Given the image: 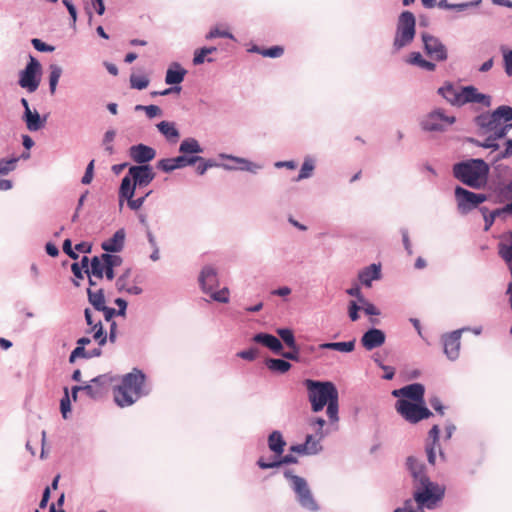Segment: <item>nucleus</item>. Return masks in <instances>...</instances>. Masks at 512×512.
Segmentation results:
<instances>
[{"mask_svg": "<svg viewBox=\"0 0 512 512\" xmlns=\"http://www.w3.org/2000/svg\"><path fill=\"white\" fill-rule=\"evenodd\" d=\"M489 171V165L482 159H470L453 166L454 177L473 189L486 186Z\"/></svg>", "mask_w": 512, "mask_h": 512, "instance_id": "f257e3e1", "label": "nucleus"}, {"mask_svg": "<svg viewBox=\"0 0 512 512\" xmlns=\"http://www.w3.org/2000/svg\"><path fill=\"white\" fill-rule=\"evenodd\" d=\"M145 382V375L134 370L122 378V382L114 390V399L120 407L130 406L136 402L142 395V389Z\"/></svg>", "mask_w": 512, "mask_h": 512, "instance_id": "f03ea898", "label": "nucleus"}, {"mask_svg": "<svg viewBox=\"0 0 512 512\" xmlns=\"http://www.w3.org/2000/svg\"><path fill=\"white\" fill-rule=\"evenodd\" d=\"M309 401L314 412L321 411L333 398L338 397V391L332 382H320L307 379L304 382Z\"/></svg>", "mask_w": 512, "mask_h": 512, "instance_id": "7ed1b4c3", "label": "nucleus"}, {"mask_svg": "<svg viewBox=\"0 0 512 512\" xmlns=\"http://www.w3.org/2000/svg\"><path fill=\"white\" fill-rule=\"evenodd\" d=\"M414 487L413 498L418 508L433 509L442 500L445 488L429 480H424Z\"/></svg>", "mask_w": 512, "mask_h": 512, "instance_id": "20e7f679", "label": "nucleus"}, {"mask_svg": "<svg viewBox=\"0 0 512 512\" xmlns=\"http://www.w3.org/2000/svg\"><path fill=\"white\" fill-rule=\"evenodd\" d=\"M415 16L410 11H404L398 18L396 34L394 38V47L399 50L410 44L415 37Z\"/></svg>", "mask_w": 512, "mask_h": 512, "instance_id": "39448f33", "label": "nucleus"}, {"mask_svg": "<svg viewBox=\"0 0 512 512\" xmlns=\"http://www.w3.org/2000/svg\"><path fill=\"white\" fill-rule=\"evenodd\" d=\"M199 282L203 292L209 294L213 300L221 303H227L229 301V290L227 288L216 290L219 286V281L214 268L209 266L204 267L201 271Z\"/></svg>", "mask_w": 512, "mask_h": 512, "instance_id": "423d86ee", "label": "nucleus"}, {"mask_svg": "<svg viewBox=\"0 0 512 512\" xmlns=\"http://www.w3.org/2000/svg\"><path fill=\"white\" fill-rule=\"evenodd\" d=\"M455 198L457 201L458 210L462 214L469 213L479 204L487 200V196L485 194H477L460 186L455 188Z\"/></svg>", "mask_w": 512, "mask_h": 512, "instance_id": "0eeeda50", "label": "nucleus"}, {"mask_svg": "<svg viewBox=\"0 0 512 512\" xmlns=\"http://www.w3.org/2000/svg\"><path fill=\"white\" fill-rule=\"evenodd\" d=\"M397 412L402 415L407 421L411 423H417L422 419L429 418L432 413L431 411L416 403H412L408 400L401 399L396 403Z\"/></svg>", "mask_w": 512, "mask_h": 512, "instance_id": "6e6552de", "label": "nucleus"}, {"mask_svg": "<svg viewBox=\"0 0 512 512\" xmlns=\"http://www.w3.org/2000/svg\"><path fill=\"white\" fill-rule=\"evenodd\" d=\"M285 476L291 478L293 490L297 494L301 506L308 510L316 511L318 505L312 496L306 480L296 475H290L289 473H285Z\"/></svg>", "mask_w": 512, "mask_h": 512, "instance_id": "1a4fd4ad", "label": "nucleus"}, {"mask_svg": "<svg viewBox=\"0 0 512 512\" xmlns=\"http://www.w3.org/2000/svg\"><path fill=\"white\" fill-rule=\"evenodd\" d=\"M40 72V63L33 56H30L27 66L20 73L19 85L31 93L35 92L40 83L38 77Z\"/></svg>", "mask_w": 512, "mask_h": 512, "instance_id": "9d476101", "label": "nucleus"}, {"mask_svg": "<svg viewBox=\"0 0 512 512\" xmlns=\"http://www.w3.org/2000/svg\"><path fill=\"white\" fill-rule=\"evenodd\" d=\"M115 381L111 374H102L93 378L89 384L83 386V391L92 399H99L106 395Z\"/></svg>", "mask_w": 512, "mask_h": 512, "instance_id": "9b49d317", "label": "nucleus"}, {"mask_svg": "<svg viewBox=\"0 0 512 512\" xmlns=\"http://www.w3.org/2000/svg\"><path fill=\"white\" fill-rule=\"evenodd\" d=\"M425 53L433 60L442 62L448 57L446 46L435 36L422 34Z\"/></svg>", "mask_w": 512, "mask_h": 512, "instance_id": "f8f14e48", "label": "nucleus"}, {"mask_svg": "<svg viewBox=\"0 0 512 512\" xmlns=\"http://www.w3.org/2000/svg\"><path fill=\"white\" fill-rule=\"evenodd\" d=\"M455 122V117L446 116L442 110L438 109L431 112L422 122V126L427 131H441Z\"/></svg>", "mask_w": 512, "mask_h": 512, "instance_id": "ddd939ff", "label": "nucleus"}, {"mask_svg": "<svg viewBox=\"0 0 512 512\" xmlns=\"http://www.w3.org/2000/svg\"><path fill=\"white\" fill-rule=\"evenodd\" d=\"M197 161H203V158L200 156H189L182 154L174 158L161 159L157 163V168L164 172H171L175 169L194 165L197 163Z\"/></svg>", "mask_w": 512, "mask_h": 512, "instance_id": "4468645a", "label": "nucleus"}, {"mask_svg": "<svg viewBox=\"0 0 512 512\" xmlns=\"http://www.w3.org/2000/svg\"><path fill=\"white\" fill-rule=\"evenodd\" d=\"M87 294L88 300L94 309L103 312L105 320L110 321L116 314V310L106 306L103 289H93V287L90 286L87 289Z\"/></svg>", "mask_w": 512, "mask_h": 512, "instance_id": "2eb2a0df", "label": "nucleus"}, {"mask_svg": "<svg viewBox=\"0 0 512 512\" xmlns=\"http://www.w3.org/2000/svg\"><path fill=\"white\" fill-rule=\"evenodd\" d=\"M128 173L139 188L146 187L155 178V173L149 165L132 166L129 168Z\"/></svg>", "mask_w": 512, "mask_h": 512, "instance_id": "dca6fc26", "label": "nucleus"}, {"mask_svg": "<svg viewBox=\"0 0 512 512\" xmlns=\"http://www.w3.org/2000/svg\"><path fill=\"white\" fill-rule=\"evenodd\" d=\"M461 333V330H455L442 337L444 353L450 360H455L459 357Z\"/></svg>", "mask_w": 512, "mask_h": 512, "instance_id": "f3484780", "label": "nucleus"}, {"mask_svg": "<svg viewBox=\"0 0 512 512\" xmlns=\"http://www.w3.org/2000/svg\"><path fill=\"white\" fill-rule=\"evenodd\" d=\"M85 320L88 326L91 327L89 332H93V338L99 344V346H103L107 341V335L103 331V326L100 319H96L90 309H85Z\"/></svg>", "mask_w": 512, "mask_h": 512, "instance_id": "a211bd4d", "label": "nucleus"}, {"mask_svg": "<svg viewBox=\"0 0 512 512\" xmlns=\"http://www.w3.org/2000/svg\"><path fill=\"white\" fill-rule=\"evenodd\" d=\"M129 154L134 162L142 164L153 160L156 156V151L147 145L138 144L130 147Z\"/></svg>", "mask_w": 512, "mask_h": 512, "instance_id": "6ab92c4d", "label": "nucleus"}, {"mask_svg": "<svg viewBox=\"0 0 512 512\" xmlns=\"http://www.w3.org/2000/svg\"><path fill=\"white\" fill-rule=\"evenodd\" d=\"M385 334L382 330L372 328L368 330L361 338V344L366 350H373L382 346L385 342Z\"/></svg>", "mask_w": 512, "mask_h": 512, "instance_id": "aec40b11", "label": "nucleus"}, {"mask_svg": "<svg viewBox=\"0 0 512 512\" xmlns=\"http://www.w3.org/2000/svg\"><path fill=\"white\" fill-rule=\"evenodd\" d=\"M406 465L413 478V486L424 482V480H429V477L425 472L424 464L418 461L415 457L409 456L406 460Z\"/></svg>", "mask_w": 512, "mask_h": 512, "instance_id": "412c9836", "label": "nucleus"}, {"mask_svg": "<svg viewBox=\"0 0 512 512\" xmlns=\"http://www.w3.org/2000/svg\"><path fill=\"white\" fill-rule=\"evenodd\" d=\"M462 101L463 105L466 103H481L484 106H490V97L479 93L474 86L462 87Z\"/></svg>", "mask_w": 512, "mask_h": 512, "instance_id": "4be33fe9", "label": "nucleus"}, {"mask_svg": "<svg viewBox=\"0 0 512 512\" xmlns=\"http://www.w3.org/2000/svg\"><path fill=\"white\" fill-rule=\"evenodd\" d=\"M424 386L420 383L407 385L399 390H394L393 395L404 396L416 402H422L424 397Z\"/></svg>", "mask_w": 512, "mask_h": 512, "instance_id": "5701e85b", "label": "nucleus"}, {"mask_svg": "<svg viewBox=\"0 0 512 512\" xmlns=\"http://www.w3.org/2000/svg\"><path fill=\"white\" fill-rule=\"evenodd\" d=\"M438 93L442 95L449 103L456 106H462V88L457 89L451 83L445 84L438 89Z\"/></svg>", "mask_w": 512, "mask_h": 512, "instance_id": "b1692460", "label": "nucleus"}, {"mask_svg": "<svg viewBox=\"0 0 512 512\" xmlns=\"http://www.w3.org/2000/svg\"><path fill=\"white\" fill-rule=\"evenodd\" d=\"M125 241V231L123 229L117 230L114 235L101 244L104 251L114 253L120 252L123 249Z\"/></svg>", "mask_w": 512, "mask_h": 512, "instance_id": "393cba45", "label": "nucleus"}, {"mask_svg": "<svg viewBox=\"0 0 512 512\" xmlns=\"http://www.w3.org/2000/svg\"><path fill=\"white\" fill-rule=\"evenodd\" d=\"M253 341L262 344L263 346L269 348L271 351L277 354L281 353V350L283 348L282 343L277 337L267 333L256 334L253 337Z\"/></svg>", "mask_w": 512, "mask_h": 512, "instance_id": "a878e982", "label": "nucleus"}, {"mask_svg": "<svg viewBox=\"0 0 512 512\" xmlns=\"http://www.w3.org/2000/svg\"><path fill=\"white\" fill-rule=\"evenodd\" d=\"M106 263L102 259L101 256H94L91 259V270L89 275V286L95 287L96 281L95 279H102L104 276V270H105Z\"/></svg>", "mask_w": 512, "mask_h": 512, "instance_id": "bb28decb", "label": "nucleus"}, {"mask_svg": "<svg viewBox=\"0 0 512 512\" xmlns=\"http://www.w3.org/2000/svg\"><path fill=\"white\" fill-rule=\"evenodd\" d=\"M187 71L182 68L178 63H174L166 72L165 82L168 85L180 84L186 75Z\"/></svg>", "mask_w": 512, "mask_h": 512, "instance_id": "cd10ccee", "label": "nucleus"}, {"mask_svg": "<svg viewBox=\"0 0 512 512\" xmlns=\"http://www.w3.org/2000/svg\"><path fill=\"white\" fill-rule=\"evenodd\" d=\"M428 438L431 441V443H427V445H426L427 458H428L429 463L434 465L435 464V459H436V456H435V446L437 445L438 438H439V427H438V425H434L430 429L429 437Z\"/></svg>", "mask_w": 512, "mask_h": 512, "instance_id": "c85d7f7f", "label": "nucleus"}, {"mask_svg": "<svg viewBox=\"0 0 512 512\" xmlns=\"http://www.w3.org/2000/svg\"><path fill=\"white\" fill-rule=\"evenodd\" d=\"M136 187L137 186L135 185L134 181L132 180L131 176H129V174L122 179L119 189L120 206H122L124 199L132 198L134 196Z\"/></svg>", "mask_w": 512, "mask_h": 512, "instance_id": "c756f323", "label": "nucleus"}, {"mask_svg": "<svg viewBox=\"0 0 512 512\" xmlns=\"http://www.w3.org/2000/svg\"><path fill=\"white\" fill-rule=\"evenodd\" d=\"M268 445L271 451H273L277 456H280L284 451L286 442L279 431H273L269 435Z\"/></svg>", "mask_w": 512, "mask_h": 512, "instance_id": "7c9ffc66", "label": "nucleus"}, {"mask_svg": "<svg viewBox=\"0 0 512 512\" xmlns=\"http://www.w3.org/2000/svg\"><path fill=\"white\" fill-rule=\"evenodd\" d=\"M157 128L166 137L168 141L173 143L177 142L180 135L174 123L168 121H161L157 125Z\"/></svg>", "mask_w": 512, "mask_h": 512, "instance_id": "2f4dec72", "label": "nucleus"}, {"mask_svg": "<svg viewBox=\"0 0 512 512\" xmlns=\"http://www.w3.org/2000/svg\"><path fill=\"white\" fill-rule=\"evenodd\" d=\"M24 119L30 131H38L44 126V121L41 120L39 113L37 111L32 112L30 108H27V111L24 112Z\"/></svg>", "mask_w": 512, "mask_h": 512, "instance_id": "473e14b6", "label": "nucleus"}, {"mask_svg": "<svg viewBox=\"0 0 512 512\" xmlns=\"http://www.w3.org/2000/svg\"><path fill=\"white\" fill-rule=\"evenodd\" d=\"M380 277L379 266L372 264L359 273V280L365 286H371V281Z\"/></svg>", "mask_w": 512, "mask_h": 512, "instance_id": "72a5a7b5", "label": "nucleus"}, {"mask_svg": "<svg viewBox=\"0 0 512 512\" xmlns=\"http://www.w3.org/2000/svg\"><path fill=\"white\" fill-rule=\"evenodd\" d=\"M478 124L485 128L487 131L490 129L497 128L498 125L502 124L501 119L498 118L495 112L482 114L477 118Z\"/></svg>", "mask_w": 512, "mask_h": 512, "instance_id": "f704fd0d", "label": "nucleus"}, {"mask_svg": "<svg viewBox=\"0 0 512 512\" xmlns=\"http://www.w3.org/2000/svg\"><path fill=\"white\" fill-rule=\"evenodd\" d=\"M297 458L291 454H287L283 457H281L279 460H274L272 462H266L263 458H260L257 461L258 466L261 469H268V468H274L279 467L282 464H290V463H296Z\"/></svg>", "mask_w": 512, "mask_h": 512, "instance_id": "c9c22d12", "label": "nucleus"}, {"mask_svg": "<svg viewBox=\"0 0 512 512\" xmlns=\"http://www.w3.org/2000/svg\"><path fill=\"white\" fill-rule=\"evenodd\" d=\"M320 349H329V350H336L339 352H352L355 348V341H348V342H330V343H323L319 345Z\"/></svg>", "mask_w": 512, "mask_h": 512, "instance_id": "e433bc0d", "label": "nucleus"}, {"mask_svg": "<svg viewBox=\"0 0 512 512\" xmlns=\"http://www.w3.org/2000/svg\"><path fill=\"white\" fill-rule=\"evenodd\" d=\"M203 149L201 148L198 141L194 138H187L183 140L179 147V152L187 155L193 153H201Z\"/></svg>", "mask_w": 512, "mask_h": 512, "instance_id": "4c0bfd02", "label": "nucleus"}, {"mask_svg": "<svg viewBox=\"0 0 512 512\" xmlns=\"http://www.w3.org/2000/svg\"><path fill=\"white\" fill-rule=\"evenodd\" d=\"M266 366L269 370L282 374L288 372L291 368V364L288 361L274 358L267 359Z\"/></svg>", "mask_w": 512, "mask_h": 512, "instance_id": "58836bf2", "label": "nucleus"}, {"mask_svg": "<svg viewBox=\"0 0 512 512\" xmlns=\"http://www.w3.org/2000/svg\"><path fill=\"white\" fill-rule=\"evenodd\" d=\"M216 50H217L216 47H203V48L197 49L194 53L193 64L194 65L203 64L206 60V56L215 52ZM207 61L212 62L213 59L207 58Z\"/></svg>", "mask_w": 512, "mask_h": 512, "instance_id": "ea45409f", "label": "nucleus"}, {"mask_svg": "<svg viewBox=\"0 0 512 512\" xmlns=\"http://www.w3.org/2000/svg\"><path fill=\"white\" fill-rule=\"evenodd\" d=\"M222 157L229 158V159H232L233 161H235L238 164L237 168L240 170L256 172V170L260 168L257 164L252 163L244 158H238V157L226 156V155H223Z\"/></svg>", "mask_w": 512, "mask_h": 512, "instance_id": "a19ab883", "label": "nucleus"}, {"mask_svg": "<svg viewBox=\"0 0 512 512\" xmlns=\"http://www.w3.org/2000/svg\"><path fill=\"white\" fill-rule=\"evenodd\" d=\"M61 74H62V69L59 66H57V65L50 66L49 86H50L51 94L55 93Z\"/></svg>", "mask_w": 512, "mask_h": 512, "instance_id": "79ce46f5", "label": "nucleus"}, {"mask_svg": "<svg viewBox=\"0 0 512 512\" xmlns=\"http://www.w3.org/2000/svg\"><path fill=\"white\" fill-rule=\"evenodd\" d=\"M277 334L289 348H295L296 341L294 333L291 329L280 328L277 330Z\"/></svg>", "mask_w": 512, "mask_h": 512, "instance_id": "37998d69", "label": "nucleus"}, {"mask_svg": "<svg viewBox=\"0 0 512 512\" xmlns=\"http://www.w3.org/2000/svg\"><path fill=\"white\" fill-rule=\"evenodd\" d=\"M254 51L262 55L263 57L277 58L283 55L284 49L281 46H273L268 49L254 48Z\"/></svg>", "mask_w": 512, "mask_h": 512, "instance_id": "c03bdc74", "label": "nucleus"}, {"mask_svg": "<svg viewBox=\"0 0 512 512\" xmlns=\"http://www.w3.org/2000/svg\"><path fill=\"white\" fill-rule=\"evenodd\" d=\"M320 441L319 436L307 435L304 445L309 446L307 447L308 454H316L322 449Z\"/></svg>", "mask_w": 512, "mask_h": 512, "instance_id": "a18cd8bd", "label": "nucleus"}, {"mask_svg": "<svg viewBox=\"0 0 512 512\" xmlns=\"http://www.w3.org/2000/svg\"><path fill=\"white\" fill-rule=\"evenodd\" d=\"M482 212H483V215H484V220H485V230H489L490 227L492 226V224L494 223L495 221V218L497 216H499L500 214L502 213H506L503 208L501 209H496L490 213H488V210L486 208H482L481 209Z\"/></svg>", "mask_w": 512, "mask_h": 512, "instance_id": "49530a36", "label": "nucleus"}, {"mask_svg": "<svg viewBox=\"0 0 512 512\" xmlns=\"http://www.w3.org/2000/svg\"><path fill=\"white\" fill-rule=\"evenodd\" d=\"M130 85L134 89L142 90L145 89L149 85V79L146 76H130Z\"/></svg>", "mask_w": 512, "mask_h": 512, "instance_id": "de8ad7c7", "label": "nucleus"}, {"mask_svg": "<svg viewBox=\"0 0 512 512\" xmlns=\"http://www.w3.org/2000/svg\"><path fill=\"white\" fill-rule=\"evenodd\" d=\"M327 415L331 422H337L338 421V397L333 398L330 402L327 404Z\"/></svg>", "mask_w": 512, "mask_h": 512, "instance_id": "09e8293b", "label": "nucleus"}, {"mask_svg": "<svg viewBox=\"0 0 512 512\" xmlns=\"http://www.w3.org/2000/svg\"><path fill=\"white\" fill-rule=\"evenodd\" d=\"M18 162V158H11L9 160L1 159L0 160V175H7L11 171H13L16 167V163Z\"/></svg>", "mask_w": 512, "mask_h": 512, "instance_id": "8fccbe9b", "label": "nucleus"}, {"mask_svg": "<svg viewBox=\"0 0 512 512\" xmlns=\"http://www.w3.org/2000/svg\"><path fill=\"white\" fill-rule=\"evenodd\" d=\"M217 37H220V38H230V39L234 38L232 33H230L228 30L221 29L219 27L212 28L209 31V33L206 35V39H213V38H217Z\"/></svg>", "mask_w": 512, "mask_h": 512, "instance_id": "3c124183", "label": "nucleus"}, {"mask_svg": "<svg viewBox=\"0 0 512 512\" xmlns=\"http://www.w3.org/2000/svg\"><path fill=\"white\" fill-rule=\"evenodd\" d=\"M314 170V164L311 160H305L300 169V173L296 178L297 181L308 178Z\"/></svg>", "mask_w": 512, "mask_h": 512, "instance_id": "603ef678", "label": "nucleus"}, {"mask_svg": "<svg viewBox=\"0 0 512 512\" xmlns=\"http://www.w3.org/2000/svg\"><path fill=\"white\" fill-rule=\"evenodd\" d=\"M280 354L288 360H292V361H296V362H304V360L302 359V357L300 355V348L297 344L295 345V348H290V351L281 352Z\"/></svg>", "mask_w": 512, "mask_h": 512, "instance_id": "864d4df0", "label": "nucleus"}, {"mask_svg": "<svg viewBox=\"0 0 512 512\" xmlns=\"http://www.w3.org/2000/svg\"><path fill=\"white\" fill-rule=\"evenodd\" d=\"M135 110H137V111L144 110L146 112V115L149 118H154L156 116L161 115V113H162L161 109L156 105H148V106L137 105L135 107Z\"/></svg>", "mask_w": 512, "mask_h": 512, "instance_id": "5fc2aeb1", "label": "nucleus"}, {"mask_svg": "<svg viewBox=\"0 0 512 512\" xmlns=\"http://www.w3.org/2000/svg\"><path fill=\"white\" fill-rule=\"evenodd\" d=\"M494 112L496 113L498 118H503L506 122L512 120V107L510 106H499Z\"/></svg>", "mask_w": 512, "mask_h": 512, "instance_id": "6e6d98bb", "label": "nucleus"}, {"mask_svg": "<svg viewBox=\"0 0 512 512\" xmlns=\"http://www.w3.org/2000/svg\"><path fill=\"white\" fill-rule=\"evenodd\" d=\"M102 259L105 261L106 265L111 267H118L122 263V258L118 255H111L109 253L102 254Z\"/></svg>", "mask_w": 512, "mask_h": 512, "instance_id": "4d7b16f0", "label": "nucleus"}, {"mask_svg": "<svg viewBox=\"0 0 512 512\" xmlns=\"http://www.w3.org/2000/svg\"><path fill=\"white\" fill-rule=\"evenodd\" d=\"M237 356L247 360V361H253L258 356V349L257 348H249L248 350H243L237 353Z\"/></svg>", "mask_w": 512, "mask_h": 512, "instance_id": "13d9d810", "label": "nucleus"}, {"mask_svg": "<svg viewBox=\"0 0 512 512\" xmlns=\"http://www.w3.org/2000/svg\"><path fill=\"white\" fill-rule=\"evenodd\" d=\"M31 43L33 47L40 52H53L55 50L53 46L44 43L38 38L32 39Z\"/></svg>", "mask_w": 512, "mask_h": 512, "instance_id": "bf43d9fd", "label": "nucleus"}, {"mask_svg": "<svg viewBox=\"0 0 512 512\" xmlns=\"http://www.w3.org/2000/svg\"><path fill=\"white\" fill-rule=\"evenodd\" d=\"M77 358H88V351L79 345L71 352L69 362L74 363Z\"/></svg>", "mask_w": 512, "mask_h": 512, "instance_id": "052dcab7", "label": "nucleus"}, {"mask_svg": "<svg viewBox=\"0 0 512 512\" xmlns=\"http://www.w3.org/2000/svg\"><path fill=\"white\" fill-rule=\"evenodd\" d=\"M509 129H510V126H507V124L506 125L500 124L497 126V128L490 129L489 131L493 132V135H491V136L493 137L494 140H497V139H501V138L505 137Z\"/></svg>", "mask_w": 512, "mask_h": 512, "instance_id": "680f3d73", "label": "nucleus"}, {"mask_svg": "<svg viewBox=\"0 0 512 512\" xmlns=\"http://www.w3.org/2000/svg\"><path fill=\"white\" fill-rule=\"evenodd\" d=\"M394 512H424L422 508L414 509V502L411 499H408L404 502L403 507L396 508Z\"/></svg>", "mask_w": 512, "mask_h": 512, "instance_id": "e2e57ef3", "label": "nucleus"}, {"mask_svg": "<svg viewBox=\"0 0 512 512\" xmlns=\"http://www.w3.org/2000/svg\"><path fill=\"white\" fill-rule=\"evenodd\" d=\"M114 138L115 131L113 130H108L104 135L103 143L106 146L105 149L109 154L113 153V146L111 145V143L113 142Z\"/></svg>", "mask_w": 512, "mask_h": 512, "instance_id": "0e129e2a", "label": "nucleus"}, {"mask_svg": "<svg viewBox=\"0 0 512 512\" xmlns=\"http://www.w3.org/2000/svg\"><path fill=\"white\" fill-rule=\"evenodd\" d=\"M94 163L95 161L94 160H91L90 163L88 164L87 168H86V171H85V174L84 176L82 177V180L81 182L85 185H88L91 183L92 179H93V175H94Z\"/></svg>", "mask_w": 512, "mask_h": 512, "instance_id": "69168bd1", "label": "nucleus"}, {"mask_svg": "<svg viewBox=\"0 0 512 512\" xmlns=\"http://www.w3.org/2000/svg\"><path fill=\"white\" fill-rule=\"evenodd\" d=\"M360 309L361 307L358 305L356 301L352 300L349 302L348 313L352 321H356L359 319L358 311Z\"/></svg>", "mask_w": 512, "mask_h": 512, "instance_id": "338daca9", "label": "nucleus"}, {"mask_svg": "<svg viewBox=\"0 0 512 512\" xmlns=\"http://www.w3.org/2000/svg\"><path fill=\"white\" fill-rule=\"evenodd\" d=\"M505 72L512 76V50L504 53Z\"/></svg>", "mask_w": 512, "mask_h": 512, "instance_id": "774afa93", "label": "nucleus"}]
</instances>
